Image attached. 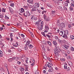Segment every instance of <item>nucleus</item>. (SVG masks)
<instances>
[{"label":"nucleus","instance_id":"1","mask_svg":"<svg viewBox=\"0 0 74 74\" xmlns=\"http://www.w3.org/2000/svg\"><path fill=\"white\" fill-rule=\"evenodd\" d=\"M60 36H62L63 37H64V38H65V37H66L67 38V36L64 34H63V32L62 31H60Z\"/></svg>","mask_w":74,"mask_h":74},{"label":"nucleus","instance_id":"2","mask_svg":"<svg viewBox=\"0 0 74 74\" xmlns=\"http://www.w3.org/2000/svg\"><path fill=\"white\" fill-rule=\"evenodd\" d=\"M55 51H56V52L58 53H59V52H60V49L59 47L57 46L56 47H55Z\"/></svg>","mask_w":74,"mask_h":74},{"label":"nucleus","instance_id":"3","mask_svg":"<svg viewBox=\"0 0 74 74\" xmlns=\"http://www.w3.org/2000/svg\"><path fill=\"white\" fill-rule=\"evenodd\" d=\"M60 26L62 28H65L66 27V25L64 23H61L60 24Z\"/></svg>","mask_w":74,"mask_h":74},{"label":"nucleus","instance_id":"4","mask_svg":"<svg viewBox=\"0 0 74 74\" xmlns=\"http://www.w3.org/2000/svg\"><path fill=\"white\" fill-rule=\"evenodd\" d=\"M40 5V4L39 3H36L34 4V5H33V7H35L36 8H37L39 7Z\"/></svg>","mask_w":74,"mask_h":74},{"label":"nucleus","instance_id":"5","mask_svg":"<svg viewBox=\"0 0 74 74\" xmlns=\"http://www.w3.org/2000/svg\"><path fill=\"white\" fill-rule=\"evenodd\" d=\"M37 10H38V8H36V7L34 6H33V8L31 10V11L32 12H34V11H36Z\"/></svg>","mask_w":74,"mask_h":74},{"label":"nucleus","instance_id":"6","mask_svg":"<svg viewBox=\"0 0 74 74\" xmlns=\"http://www.w3.org/2000/svg\"><path fill=\"white\" fill-rule=\"evenodd\" d=\"M53 44L54 45V46L55 47H56L58 46V43H57V42H56V40H53Z\"/></svg>","mask_w":74,"mask_h":74},{"label":"nucleus","instance_id":"7","mask_svg":"<svg viewBox=\"0 0 74 74\" xmlns=\"http://www.w3.org/2000/svg\"><path fill=\"white\" fill-rule=\"evenodd\" d=\"M69 48V46L66 45H64L63 46V48L65 50H67V49H68Z\"/></svg>","mask_w":74,"mask_h":74},{"label":"nucleus","instance_id":"8","mask_svg":"<svg viewBox=\"0 0 74 74\" xmlns=\"http://www.w3.org/2000/svg\"><path fill=\"white\" fill-rule=\"evenodd\" d=\"M19 11H20V12H21V13H23V12L25 11L24 9H23V8H21V9H19Z\"/></svg>","mask_w":74,"mask_h":74},{"label":"nucleus","instance_id":"9","mask_svg":"<svg viewBox=\"0 0 74 74\" xmlns=\"http://www.w3.org/2000/svg\"><path fill=\"white\" fill-rule=\"evenodd\" d=\"M49 69V70L48 71L49 73H51V72H52L53 71V68L51 66V67H50Z\"/></svg>","mask_w":74,"mask_h":74},{"label":"nucleus","instance_id":"10","mask_svg":"<svg viewBox=\"0 0 74 74\" xmlns=\"http://www.w3.org/2000/svg\"><path fill=\"white\" fill-rule=\"evenodd\" d=\"M67 63H68V64L70 66H72V62H71V61H67Z\"/></svg>","mask_w":74,"mask_h":74},{"label":"nucleus","instance_id":"11","mask_svg":"<svg viewBox=\"0 0 74 74\" xmlns=\"http://www.w3.org/2000/svg\"><path fill=\"white\" fill-rule=\"evenodd\" d=\"M7 40H8L9 41H10H10H11V42H12V41H13V39L12 38H11V37H10V38H7Z\"/></svg>","mask_w":74,"mask_h":74},{"label":"nucleus","instance_id":"12","mask_svg":"<svg viewBox=\"0 0 74 74\" xmlns=\"http://www.w3.org/2000/svg\"><path fill=\"white\" fill-rule=\"evenodd\" d=\"M3 53L2 51L0 50V57H3Z\"/></svg>","mask_w":74,"mask_h":74},{"label":"nucleus","instance_id":"13","mask_svg":"<svg viewBox=\"0 0 74 74\" xmlns=\"http://www.w3.org/2000/svg\"><path fill=\"white\" fill-rule=\"evenodd\" d=\"M26 13L27 14V16H30V13H29V11L27 10V11L26 12Z\"/></svg>","mask_w":74,"mask_h":74},{"label":"nucleus","instance_id":"14","mask_svg":"<svg viewBox=\"0 0 74 74\" xmlns=\"http://www.w3.org/2000/svg\"><path fill=\"white\" fill-rule=\"evenodd\" d=\"M51 34V36L47 34H46V36H47V37H48V38H51V34H52V33H49L48 34Z\"/></svg>","mask_w":74,"mask_h":74},{"label":"nucleus","instance_id":"15","mask_svg":"<svg viewBox=\"0 0 74 74\" xmlns=\"http://www.w3.org/2000/svg\"><path fill=\"white\" fill-rule=\"evenodd\" d=\"M30 43H31V42H30V41H27L26 42V44L25 45H29V44H30Z\"/></svg>","mask_w":74,"mask_h":74},{"label":"nucleus","instance_id":"16","mask_svg":"<svg viewBox=\"0 0 74 74\" xmlns=\"http://www.w3.org/2000/svg\"><path fill=\"white\" fill-rule=\"evenodd\" d=\"M45 66H46V67H48L49 68H50V67H52V66L48 64H45Z\"/></svg>","mask_w":74,"mask_h":74},{"label":"nucleus","instance_id":"17","mask_svg":"<svg viewBox=\"0 0 74 74\" xmlns=\"http://www.w3.org/2000/svg\"><path fill=\"white\" fill-rule=\"evenodd\" d=\"M28 47L29 48V49H31L33 47V46L32 45H29Z\"/></svg>","mask_w":74,"mask_h":74},{"label":"nucleus","instance_id":"18","mask_svg":"<svg viewBox=\"0 0 74 74\" xmlns=\"http://www.w3.org/2000/svg\"><path fill=\"white\" fill-rule=\"evenodd\" d=\"M47 43L50 47L52 46V44H51V42L50 41H47Z\"/></svg>","mask_w":74,"mask_h":74},{"label":"nucleus","instance_id":"19","mask_svg":"<svg viewBox=\"0 0 74 74\" xmlns=\"http://www.w3.org/2000/svg\"><path fill=\"white\" fill-rule=\"evenodd\" d=\"M43 58L45 60H48V57H47V56L46 55H44L43 56Z\"/></svg>","mask_w":74,"mask_h":74},{"label":"nucleus","instance_id":"20","mask_svg":"<svg viewBox=\"0 0 74 74\" xmlns=\"http://www.w3.org/2000/svg\"><path fill=\"white\" fill-rule=\"evenodd\" d=\"M46 21H47V22H48L50 21V18H49V17H48L46 19Z\"/></svg>","mask_w":74,"mask_h":74},{"label":"nucleus","instance_id":"21","mask_svg":"<svg viewBox=\"0 0 74 74\" xmlns=\"http://www.w3.org/2000/svg\"><path fill=\"white\" fill-rule=\"evenodd\" d=\"M27 45H25V49L26 51H27V49H28V47H27Z\"/></svg>","mask_w":74,"mask_h":74},{"label":"nucleus","instance_id":"22","mask_svg":"<svg viewBox=\"0 0 74 74\" xmlns=\"http://www.w3.org/2000/svg\"><path fill=\"white\" fill-rule=\"evenodd\" d=\"M11 30L12 31V32H15V31L16 30V29L12 28L11 29Z\"/></svg>","mask_w":74,"mask_h":74},{"label":"nucleus","instance_id":"23","mask_svg":"<svg viewBox=\"0 0 74 74\" xmlns=\"http://www.w3.org/2000/svg\"><path fill=\"white\" fill-rule=\"evenodd\" d=\"M6 9L4 8H2V12H5V10Z\"/></svg>","mask_w":74,"mask_h":74},{"label":"nucleus","instance_id":"24","mask_svg":"<svg viewBox=\"0 0 74 74\" xmlns=\"http://www.w3.org/2000/svg\"><path fill=\"white\" fill-rule=\"evenodd\" d=\"M27 2L29 3H33V0H29L28 1H27Z\"/></svg>","mask_w":74,"mask_h":74},{"label":"nucleus","instance_id":"25","mask_svg":"<svg viewBox=\"0 0 74 74\" xmlns=\"http://www.w3.org/2000/svg\"><path fill=\"white\" fill-rule=\"evenodd\" d=\"M70 37L71 40H73V39H74V36L73 35H71Z\"/></svg>","mask_w":74,"mask_h":74},{"label":"nucleus","instance_id":"26","mask_svg":"<svg viewBox=\"0 0 74 74\" xmlns=\"http://www.w3.org/2000/svg\"><path fill=\"white\" fill-rule=\"evenodd\" d=\"M5 18L6 19H9V17L7 15H5Z\"/></svg>","mask_w":74,"mask_h":74},{"label":"nucleus","instance_id":"27","mask_svg":"<svg viewBox=\"0 0 74 74\" xmlns=\"http://www.w3.org/2000/svg\"><path fill=\"white\" fill-rule=\"evenodd\" d=\"M64 5L65 6H66V7H67L68 6V3L65 2H64Z\"/></svg>","mask_w":74,"mask_h":74},{"label":"nucleus","instance_id":"28","mask_svg":"<svg viewBox=\"0 0 74 74\" xmlns=\"http://www.w3.org/2000/svg\"><path fill=\"white\" fill-rule=\"evenodd\" d=\"M42 43L43 44H46V41L45 40H43L42 41Z\"/></svg>","mask_w":74,"mask_h":74},{"label":"nucleus","instance_id":"29","mask_svg":"<svg viewBox=\"0 0 74 74\" xmlns=\"http://www.w3.org/2000/svg\"><path fill=\"white\" fill-rule=\"evenodd\" d=\"M27 59V60H25V62L27 64L28 63V62H27V61L29 60V58H26Z\"/></svg>","mask_w":74,"mask_h":74},{"label":"nucleus","instance_id":"30","mask_svg":"<svg viewBox=\"0 0 74 74\" xmlns=\"http://www.w3.org/2000/svg\"><path fill=\"white\" fill-rule=\"evenodd\" d=\"M24 9L25 10H27L28 9V6H24Z\"/></svg>","mask_w":74,"mask_h":74},{"label":"nucleus","instance_id":"31","mask_svg":"<svg viewBox=\"0 0 74 74\" xmlns=\"http://www.w3.org/2000/svg\"><path fill=\"white\" fill-rule=\"evenodd\" d=\"M70 11H73V8H72L71 6H70Z\"/></svg>","mask_w":74,"mask_h":74},{"label":"nucleus","instance_id":"32","mask_svg":"<svg viewBox=\"0 0 74 74\" xmlns=\"http://www.w3.org/2000/svg\"><path fill=\"white\" fill-rule=\"evenodd\" d=\"M0 21L1 22H2V23H4V22L5 21L3 19H2L0 20Z\"/></svg>","mask_w":74,"mask_h":74},{"label":"nucleus","instance_id":"33","mask_svg":"<svg viewBox=\"0 0 74 74\" xmlns=\"http://www.w3.org/2000/svg\"><path fill=\"white\" fill-rule=\"evenodd\" d=\"M35 74H39V71H36L35 72Z\"/></svg>","mask_w":74,"mask_h":74},{"label":"nucleus","instance_id":"34","mask_svg":"<svg viewBox=\"0 0 74 74\" xmlns=\"http://www.w3.org/2000/svg\"><path fill=\"white\" fill-rule=\"evenodd\" d=\"M45 29L47 30L48 31V30H49V27H48L46 26V25L45 26Z\"/></svg>","mask_w":74,"mask_h":74},{"label":"nucleus","instance_id":"35","mask_svg":"<svg viewBox=\"0 0 74 74\" xmlns=\"http://www.w3.org/2000/svg\"><path fill=\"white\" fill-rule=\"evenodd\" d=\"M41 34H42L43 35V36H44V37H46V36H45V33H44V32H41Z\"/></svg>","mask_w":74,"mask_h":74},{"label":"nucleus","instance_id":"36","mask_svg":"<svg viewBox=\"0 0 74 74\" xmlns=\"http://www.w3.org/2000/svg\"><path fill=\"white\" fill-rule=\"evenodd\" d=\"M23 15H24V16H25L26 17H27V14L26 13V12L25 13H23Z\"/></svg>","mask_w":74,"mask_h":74},{"label":"nucleus","instance_id":"37","mask_svg":"<svg viewBox=\"0 0 74 74\" xmlns=\"http://www.w3.org/2000/svg\"><path fill=\"white\" fill-rule=\"evenodd\" d=\"M67 59H71V56H69L67 57Z\"/></svg>","mask_w":74,"mask_h":74},{"label":"nucleus","instance_id":"38","mask_svg":"<svg viewBox=\"0 0 74 74\" xmlns=\"http://www.w3.org/2000/svg\"><path fill=\"white\" fill-rule=\"evenodd\" d=\"M47 5L48 6V7H50V8H52V6L50 5V4H47Z\"/></svg>","mask_w":74,"mask_h":74},{"label":"nucleus","instance_id":"39","mask_svg":"<svg viewBox=\"0 0 74 74\" xmlns=\"http://www.w3.org/2000/svg\"><path fill=\"white\" fill-rule=\"evenodd\" d=\"M64 69H67V66L66 65H64Z\"/></svg>","mask_w":74,"mask_h":74},{"label":"nucleus","instance_id":"40","mask_svg":"<svg viewBox=\"0 0 74 74\" xmlns=\"http://www.w3.org/2000/svg\"><path fill=\"white\" fill-rule=\"evenodd\" d=\"M10 5L11 7H14V3H11L10 4Z\"/></svg>","mask_w":74,"mask_h":74},{"label":"nucleus","instance_id":"41","mask_svg":"<svg viewBox=\"0 0 74 74\" xmlns=\"http://www.w3.org/2000/svg\"><path fill=\"white\" fill-rule=\"evenodd\" d=\"M12 61V60L11 58L8 59V61H9V62H11Z\"/></svg>","mask_w":74,"mask_h":74},{"label":"nucleus","instance_id":"42","mask_svg":"<svg viewBox=\"0 0 74 74\" xmlns=\"http://www.w3.org/2000/svg\"><path fill=\"white\" fill-rule=\"evenodd\" d=\"M39 30H40V31H41V30H42V28L41 27H39L38 28Z\"/></svg>","mask_w":74,"mask_h":74},{"label":"nucleus","instance_id":"43","mask_svg":"<svg viewBox=\"0 0 74 74\" xmlns=\"http://www.w3.org/2000/svg\"><path fill=\"white\" fill-rule=\"evenodd\" d=\"M56 12L55 11H53V10L51 11V13L52 14H55Z\"/></svg>","mask_w":74,"mask_h":74},{"label":"nucleus","instance_id":"44","mask_svg":"<svg viewBox=\"0 0 74 74\" xmlns=\"http://www.w3.org/2000/svg\"><path fill=\"white\" fill-rule=\"evenodd\" d=\"M2 4L3 6H6V4H5V3H2Z\"/></svg>","mask_w":74,"mask_h":74},{"label":"nucleus","instance_id":"45","mask_svg":"<svg viewBox=\"0 0 74 74\" xmlns=\"http://www.w3.org/2000/svg\"><path fill=\"white\" fill-rule=\"evenodd\" d=\"M34 64L35 63H33L31 64V65L32 67H33V66H34Z\"/></svg>","mask_w":74,"mask_h":74},{"label":"nucleus","instance_id":"46","mask_svg":"<svg viewBox=\"0 0 74 74\" xmlns=\"http://www.w3.org/2000/svg\"><path fill=\"white\" fill-rule=\"evenodd\" d=\"M68 27L69 28H70V27H71V25L69 24L68 25Z\"/></svg>","mask_w":74,"mask_h":74},{"label":"nucleus","instance_id":"47","mask_svg":"<svg viewBox=\"0 0 74 74\" xmlns=\"http://www.w3.org/2000/svg\"><path fill=\"white\" fill-rule=\"evenodd\" d=\"M17 63L18 64V65H20V64H21V62L19 61H18L17 62Z\"/></svg>","mask_w":74,"mask_h":74},{"label":"nucleus","instance_id":"48","mask_svg":"<svg viewBox=\"0 0 74 74\" xmlns=\"http://www.w3.org/2000/svg\"><path fill=\"white\" fill-rule=\"evenodd\" d=\"M65 2H66L67 3H70V2L69 1V0H66Z\"/></svg>","mask_w":74,"mask_h":74},{"label":"nucleus","instance_id":"49","mask_svg":"<svg viewBox=\"0 0 74 74\" xmlns=\"http://www.w3.org/2000/svg\"><path fill=\"white\" fill-rule=\"evenodd\" d=\"M55 39L56 40H58V37L57 36H56L55 37Z\"/></svg>","mask_w":74,"mask_h":74},{"label":"nucleus","instance_id":"50","mask_svg":"<svg viewBox=\"0 0 74 74\" xmlns=\"http://www.w3.org/2000/svg\"><path fill=\"white\" fill-rule=\"evenodd\" d=\"M21 36L23 38H24V37H25V35H24L23 34H21Z\"/></svg>","mask_w":74,"mask_h":74},{"label":"nucleus","instance_id":"51","mask_svg":"<svg viewBox=\"0 0 74 74\" xmlns=\"http://www.w3.org/2000/svg\"><path fill=\"white\" fill-rule=\"evenodd\" d=\"M71 51H74V48H73V47H71Z\"/></svg>","mask_w":74,"mask_h":74},{"label":"nucleus","instance_id":"52","mask_svg":"<svg viewBox=\"0 0 74 74\" xmlns=\"http://www.w3.org/2000/svg\"><path fill=\"white\" fill-rule=\"evenodd\" d=\"M12 60H15L16 59L15 57H13L12 58H11Z\"/></svg>","mask_w":74,"mask_h":74},{"label":"nucleus","instance_id":"53","mask_svg":"<svg viewBox=\"0 0 74 74\" xmlns=\"http://www.w3.org/2000/svg\"><path fill=\"white\" fill-rule=\"evenodd\" d=\"M58 52H56V51L55 50V51H54L55 54L56 55L57 54H58Z\"/></svg>","mask_w":74,"mask_h":74},{"label":"nucleus","instance_id":"54","mask_svg":"<svg viewBox=\"0 0 74 74\" xmlns=\"http://www.w3.org/2000/svg\"><path fill=\"white\" fill-rule=\"evenodd\" d=\"M57 25H58V26H60V23H59L57 22Z\"/></svg>","mask_w":74,"mask_h":74},{"label":"nucleus","instance_id":"55","mask_svg":"<svg viewBox=\"0 0 74 74\" xmlns=\"http://www.w3.org/2000/svg\"><path fill=\"white\" fill-rule=\"evenodd\" d=\"M3 17H4V16H3V15H0V18H3Z\"/></svg>","mask_w":74,"mask_h":74},{"label":"nucleus","instance_id":"56","mask_svg":"<svg viewBox=\"0 0 74 74\" xmlns=\"http://www.w3.org/2000/svg\"><path fill=\"white\" fill-rule=\"evenodd\" d=\"M60 60H61V61H64L65 60V59H64L63 58V59H60Z\"/></svg>","mask_w":74,"mask_h":74},{"label":"nucleus","instance_id":"57","mask_svg":"<svg viewBox=\"0 0 74 74\" xmlns=\"http://www.w3.org/2000/svg\"><path fill=\"white\" fill-rule=\"evenodd\" d=\"M43 17L44 18V19H45L47 17V15L45 14H44L43 15Z\"/></svg>","mask_w":74,"mask_h":74},{"label":"nucleus","instance_id":"58","mask_svg":"<svg viewBox=\"0 0 74 74\" xmlns=\"http://www.w3.org/2000/svg\"><path fill=\"white\" fill-rule=\"evenodd\" d=\"M70 67H68L67 69V71H69L70 70Z\"/></svg>","mask_w":74,"mask_h":74},{"label":"nucleus","instance_id":"59","mask_svg":"<svg viewBox=\"0 0 74 74\" xmlns=\"http://www.w3.org/2000/svg\"><path fill=\"white\" fill-rule=\"evenodd\" d=\"M16 44H17V46L16 45H13V46H14V47H17V46H18V43H17V42H16Z\"/></svg>","mask_w":74,"mask_h":74},{"label":"nucleus","instance_id":"60","mask_svg":"<svg viewBox=\"0 0 74 74\" xmlns=\"http://www.w3.org/2000/svg\"><path fill=\"white\" fill-rule=\"evenodd\" d=\"M10 12L12 13V14L13 13V10H12V9L11 10H10Z\"/></svg>","mask_w":74,"mask_h":74},{"label":"nucleus","instance_id":"61","mask_svg":"<svg viewBox=\"0 0 74 74\" xmlns=\"http://www.w3.org/2000/svg\"><path fill=\"white\" fill-rule=\"evenodd\" d=\"M37 11L39 13H40V12H41L40 10L37 9Z\"/></svg>","mask_w":74,"mask_h":74},{"label":"nucleus","instance_id":"62","mask_svg":"<svg viewBox=\"0 0 74 74\" xmlns=\"http://www.w3.org/2000/svg\"><path fill=\"white\" fill-rule=\"evenodd\" d=\"M44 12H46V11H43L42 12V14H44Z\"/></svg>","mask_w":74,"mask_h":74},{"label":"nucleus","instance_id":"63","mask_svg":"<svg viewBox=\"0 0 74 74\" xmlns=\"http://www.w3.org/2000/svg\"><path fill=\"white\" fill-rule=\"evenodd\" d=\"M3 27H0V30L1 31V30H3Z\"/></svg>","mask_w":74,"mask_h":74},{"label":"nucleus","instance_id":"64","mask_svg":"<svg viewBox=\"0 0 74 74\" xmlns=\"http://www.w3.org/2000/svg\"><path fill=\"white\" fill-rule=\"evenodd\" d=\"M40 27H42V28L43 29V25H42L40 26Z\"/></svg>","mask_w":74,"mask_h":74}]
</instances>
